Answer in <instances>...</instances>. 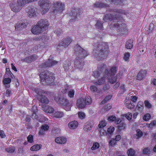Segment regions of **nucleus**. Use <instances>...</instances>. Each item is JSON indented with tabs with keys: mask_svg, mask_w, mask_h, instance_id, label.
Masks as SVG:
<instances>
[{
	"mask_svg": "<svg viewBox=\"0 0 156 156\" xmlns=\"http://www.w3.org/2000/svg\"><path fill=\"white\" fill-rule=\"evenodd\" d=\"M94 46L93 54L95 57L101 58V60L107 57L108 48L104 42H98L95 43Z\"/></svg>",
	"mask_w": 156,
	"mask_h": 156,
	"instance_id": "1",
	"label": "nucleus"
},
{
	"mask_svg": "<svg viewBox=\"0 0 156 156\" xmlns=\"http://www.w3.org/2000/svg\"><path fill=\"white\" fill-rule=\"evenodd\" d=\"M39 75L41 79V82L42 83H46V84L50 85L53 84L55 78L52 73L46 70L42 72Z\"/></svg>",
	"mask_w": 156,
	"mask_h": 156,
	"instance_id": "2",
	"label": "nucleus"
},
{
	"mask_svg": "<svg viewBox=\"0 0 156 156\" xmlns=\"http://www.w3.org/2000/svg\"><path fill=\"white\" fill-rule=\"evenodd\" d=\"M110 28L113 30H116L118 32L121 34H124L127 32L126 24L123 23L121 21H118L117 22L113 21L109 25Z\"/></svg>",
	"mask_w": 156,
	"mask_h": 156,
	"instance_id": "3",
	"label": "nucleus"
},
{
	"mask_svg": "<svg viewBox=\"0 0 156 156\" xmlns=\"http://www.w3.org/2000/svg\"><path fill=\"white\" fill-rule=\"evenodd\" d=\"M25 4L24 0H13L10 4V6L12 11L16 12H19Z\"/></svg>",
	"mask_w": 156,
	"mask_h": 156,
	"instance_id": "4",
	"label": "nucleus"
},
{
	"mask_svg": "<svg viewBox=\"0 0 156 156\" xmlns=\"http://www.w3.org/2000/svg\"><path fill=\"white\" fill-rule=\"evenodd\" d=\"M74 51V54L76 55L77 58L83 59L88 55L87 51L78 44L75 46Z\"/></svg>",
	"mask_w": 156,
	"mask_h": 156,
	"instance_id": "5",
	"label": "nucleus"
},
{
	"mask_svg": "<svg viewBox=\"0 0 156 156\" xmlns=\"http://www.w3.org/2000/svg\"><path fill=\"white\" fill-rule=\"evenodd\" d=\"M91 102V98L90 97H87L86 98H81L77 100L76 104L79 108H83L86 105H90Z\"/></svg>",
	"mask_w": 156,
	"mask_h": 156,
	"instance_id": "6",
	"label": "nucleus"
},
{
	"mask_svg": "<svg viewBox=\"0 0 156 156\" xmlns=\"http://www.w3.org/2000/svg\"><path fill=\"white\" fill-rule=\"evenodd\" d=\"M82 12V11L79 8H73L71 11L68 13L69 15L72 16L71 19L69 20V22H74L76 19L77 20Z\"/></svg>",
	"mask_w": 156,
	"mask_h": 156,
	"instance_id": "7",
	"label": "nucleus"
},
{
	"mask_svg": "<svg viewBox=\"0 0 156 156\" xmlns=\"http://www.w3.org/2000/svg\"><path fill=\"white\" fill-rule=\"evenodd\" d=\"M106 70V65L103 64H101L98 66L96 70L94 71L92 75L95 78H98L100 75L103 72L104 74L105 70Z\"/></svg>",
	"mask_w": 156,
	"mask_h": 156,
	"instance_id": "8",
	"label": "nucleus"
},
{
	"mask_svg": "<svg viewBox=\"0 0 156 156\" xmlns=\"http://www.w3.org/2000/svg\"><path fill=\"white\" fill-rule=\"evenodd\" d=\"M49 0H40L39 2V5L42 7L43 12L45 13L49 10L50 5Z\"/></svg>",
	"mask_w": 156,
	"mask_h": 156,
	"instance_id": "9",
	"label": "nucleus"
},
{
	"mask_svg": "<svg viewBox=\"0 0 156 156\" xmlns=\"http://www.w3.org/2000/svg\"><path fill=\"white\" fill-rule=\"evenodd\" d=\"M37 9L34 6H28L26 9L27 13L28 14V16L30 17H32L36 15Z\"/></svg>",
	"mask_w": 156,
	"mask_h": 156,
	"instance_id": "10",
	"label": "nucleus"
},
{
	"mask_svg": "<svg viewBox=\"0 0 156 156\" xmlns=\"http://www.w3.org/2000/svg\"><path fill=\"white\" fill-rule=\"evenodd\" d=\"M58 63V62L57 61L48 59L46 62L40 65L39 66L41 68H45L54 66L57 64Z\"/></svg>",
	"mask_w": 156,
	"mask_h": 156,
	"instance_id": "11",
	"label": "nucleus"
},
{
	"mask_svg": "<svg viewBox=\"0 0 156 156\" xmlns=\"http://www.w3.org/2000/svg\"><path fill=\"white\" fill-rule=\"evenodd\" d=\"M37 24L43 31L48 28L49 26V23L48 20L44 19L40 20Z\"/></svg>",
	"mask_w": 156,
	"mask_h": 156,
	"instance_id": "12",
	"label": "nucleus"
},
{
	"mask_svg": "<svg viewBox=\"0 0 156 156\" xmlns=\"http://www.w3.org/2000/svg\"><path fill=\"white\" fill-rule=\"evenodd\" d=\"M119 15L118 14H115L114 15L111 14H106L104 16L103 20L105 22L112 20H115L118 19L119 18Z\"/></svg>",
	"mask_w": 156,
	"mask_h": 156,
	"instance_id": "13",
	"label": "nucleus"
},
{
	"mask_svg": "<svg viewBox=\"0 0 156 156\" xmlns=\"http://www.w3.org/2000/svg\"><path fill=\"white\" fill-rule=\"evenodd\" d=\"M55 9L54 11L55 12H57L60 13L65 8V5L61 2H57L55 4Z\"/></svg>",
	"mask_w": 156,
	"mask_h": 156,
	"instance_id": "14",
	"label": "nucleus"
},
{
	"mask_svg": "<svg viewBox=\"0 0 156 156\" xmlns=\"http://www.w3.org/2000/svg\"><path fill=\"white\" fill-rule=\"evenodd\" d=\"M72 41V39L69 37L65 39L59 43L58 46V48L61 46L63 47V48H66L68 46Z\"/></svg>",
	"mask_w": 156,
	"mask_h": 156,
	"instance_id": "15",
	"label": "nucleus"
},
{
	"mask_svg": "<svg viewBox=\"0 0 156 156\" xmlns=\"http://www.w3.org/2000/svg\"><path fill=\"white\" fill-rule=\"evenodd\" d=\"M83 60V59L77 58H76V59L74 62L75 67L79 69H82L84 65V62Z\"/></svg>",
	"mask_w": 156,
	"mask_h": 156,
	"instance_id": "16",
	"label": "nucleus"
},
{
	"mask_svg": "<svg viewBox=\"0 0 156 156\" xmlns=\"http://www.w3.org/2000/svg\"><path fill=\"white\" fill-rule=\"evenodd\" d=\"M31 31L34 34H37L44 31L37 24L33 27L31 29Z\"/></svg>",
	"mask_w": 156,
	"mask_h": 156,
	"instance_id": "17",
	"label": "nucleus"
},
{
	"mask_svg": "<svg viewBox=\"0 0 156 156\" xmlns=\"http://www.w3.org/2000/svg\"><path fill=\"white\" fill-rule=\"evenodd\" d=\"M117 70V68L116 66H113L112 67L109 71H108L106 69V70H105V72L104 73L105 74H107L108 75V76H111L115 75L116 73Z\"/></svg>",
	"mask_w": 156,
	"mask_h": 156,
	"instance_id": "18",
	"label": "nucleus"
},
{
	"mask_svg": "<svg viewBox=\"0 0 156 156\" xmlns=\"http://www.w3.org/2000/svg\"><path fill=\"white\" fill-rule=\"evenodd\" d=\"M107 74L104 73L103 76L99 79L97 81L94 83V84L96 86H100L104 84L105 82V79L107 77Z\"/></svg>",
	"mask_w": 156,
	"mask_h": 156,
	"instance_id": "19",
	"label": "nucleus"
},
{
	"mask_svg": "<svg viewBox=\"0 0 156 156\" xmlns=\"http://www.w3.org/2000/svg\"><path fill=\"white\" fill-rule=\"evenodd\" d=\"M42 109L46 112L52 113L54 112V109L51 106L42 105Z\"/></svg>",
	"mask_w": 156,
	"mask_h": 156,
	"instance_id": "20",
	"label": "nucleus"
},
{
	"mask_svg": "<svg viewBox=\"0 0 156 156\" xmlns=\"http://www.w3.org/2000/svg\"><path fill=\"white\" fill-rule=\"evenodd\" d=\"M147 71L145 70H140L137 75V79L141 80L144 78L147 73Z\"/></svg>",
	"mask_w": 156,
	"mask_h": 156,
	"instance_id": "21",
	"label": "nucleus"
},
{
	"mask_svg": "<svg viewBox=\"0 0 156 156\" xmlns=\"http://www.w3.org/2000/svg\"><path fill=\"white\" fill-rule=\"evenodd\" d=\"M93 6L94 8H103L108 7V5L103 2H97L94 3Z\"/></svg>",
	"mask_w": 156,
	"mask_h": 156,
	"instance_id": "22",
	"label": "nucleus"
},
{
	"mask_svg": "<svg viewBox=\"0 0 156 156\" xmlns=\"http://www.w3.org/2000/svg\"><path fill=\"white\" fill-rule=\"evenodd\" d=\"M59 104L63 106H70L71 104L66 99L63 97H60Z\"/></svg>",
	"mask_w": 156,
	"mask_h": 156,
	"instance_id": "23",
	"label": "nucleus"
},
{
	"mask_svg": "<svg viewBox=\"0 0 156 156\" xmlns=\"http://www.w3.org/2000/svg\"><path fill=\"white\" fill-rule=\"evenodd\" d=\"M37 98L40 102L43 104H46L49 102L48 98L44 96H38Z\"/></svg>",
	"mask_w": 156,
	"mask_h": 156,
	"instance_id": "24",
	"label": "nucleus"
},
{
	"mask_svg": "<svg viewBox=\"0 0 156 156\" xmlns=\"http://www.w3.org/2000/svg\"><path fill=\"white\" fill-rule=\"evenodd\" d=\"M55 141L57 143L64 144L66 142V138L62 137H59L56 138Z\"/></svg>",
	"mask_w": 156,
	"mask_h": 156,
	"instance_id": "25",
	"label": "nucleus"
},
{
	"mask_svg": "<svg viewBox=\"0 0 156 156\" xmlns=\"http://www.w3.org/2000/svg\"><path fill=\"white\" fill-rule=\"evenodd\" d=\"M37 109L36 106H34L32 109L33 113L31 117L33 119H37L38 118V115H36V112L37 111Z\"/></svg>",
	"mask_w": 156,
	"mask_h": 156,
	"instance_id": "26",
	"label": "nucleus"
},
{
	"mask_svg": "<svg viewBox=\"0 0 156 156\" xmlns=\"http://www.w3.org/2000/svg\"><path fill=\"white\" fill-rule=\"evenodd\" d=\"M78 122L76 121L70 122L68 124L69 127L72 129H74L76 128L78 126Z\"/></svg>",
	"mask_w": 156,
	"mask_h": 156,
	"instance_id": "27",
	"label": "nucleus"
},
{
	"mask_svg": "<svg viewBox=\"0 0 156 156\" xmlns=\"http://www.w3.org/2000/svg\"><path fill=\"white\" fill-rule=\"evenodd\" d=\"M42 147V145L39 144H36L30 148L31 151H37L40 149Z\"/></svg>",
	"mask_w": 156,
	"mask_h": 156,
	"instance_id": "28",
	"label": "nucleus"
},
{
	"mask_svg": "<svg viewBox=\"0 0 156 156\" xmlns=\"http://www.w3.org/2000/svg\"><path fill=\"white\" fill-rule=\"evenodd\" d=\"M103 23L101 21L98 20L97 21L95 25V26L97 29L101 30L103 29V27L102 25Z\"/></svg>",
	"mask_w": 156,
	"mask_h": 156,
	"instance_id": "29",
	"label": "nucleus"
},
{
	"mask_svg": "<svg viewBox=\"0 0 156 156\" xmlns=\"http://www.w3.org/2000/svg\"><path fill=\"white\" fill-rule=\"evenodd\" d=\"M34 91L38 95V96H42L43 94L45 93L44 90H42L40 88H36L34 89Z\"/></svg>",
	"mask_w": 156,
	"mask_h": 156,
	"instance_id": "30",
	"label": "nucleus"
},
{
	"mask_svg": "<svg viewBox=\"0 0 156 156\" xmlns=\"http://www.w3.org/2000/svg\"><path fill=\"white\" fill-rule=\"evenodd\" d=\"M27 24L28 23L27 22L23 23L20 22L16 25V26H15V28L16 29L19 28H25Z\"/></svg>",
	"mask_w": 156,
	"mask_h": 156,
	"instance_id": "31",
	"label": "nucleus"
},
{
	"mask_svg": "<svg viewBox=\"0 0 156 156\" xmlns=\"http://www.w3.org/2000/svg\"><path fill=\"white\" fill-rule=\"evenodd\" d=\"M133 41L132 40H128L126 44V48L128 49H131L132 48L133 45Z\"/></svg>",
	"mask_w": 156,
	"mask_h": 156,
	"instance_id": "32",
	"label": "nucleus"
},
{
	"mask_svg": "<svg viewBox=\"0 0 156 156\" xmlns=\"http://www.w3.org/2000/svg\"><path fill=\"white\" fill-rule=\"evenodd\" d=\"M126 124L125 123L121 122L117 126L118 131H121L124 129L126 128Z\"/></svg>",
	"mask_w": 156,
	"mask_h": 156,
	"instance_id": "33",
	"label": "nucleus"
},
{
	"mask_svg": "<svg viewBox=\"0 0 156 156\" xmlns=\"http://www.w3.org/2000/svg\"><path fill=\"white\" fill-rule=\"evenodd\" d=\"M70 65V64L69 63V61L68 62H65L63 66V68L65 71H67L69 70V66Z\"/></svg>",
	"mask_w": 156,
	"mask_h": 156,
	"instance_id": "34",
	"label": "nucleus"
},
{
	"mask_svg": "<svg viewBox=\"0 0 156 156\" xmlns=\"http://www.w3.org/2000/svg\"><path fill=\"white\" fill-rule=\"evenodd\" d=\"M54 116L56 118H59L63 117V113L62 112L57 111L55 112L54 113Z\"/></svg>",
	"mask_w": 156,
	"mask_h": 156,
	"instance_id": "35",
	"label": "nucleus"
},
{
	"mask_svg": "<svg viewBox=\"0 0 156 156\" xmlns=\"http://www.w3.org/2000/svg\"><path fill=\"white\" fill-rule=\"evenodd\" d=\"M150 153V149L149 147H146L143 150L142 154L149 155Z\"/></svg>",
	"mask_w": 156,
	"mask_h": 156,
	"instance_id": "36",
	"label": "nucleus"
},
{
	"mask_svg": "<svg viewBox=\"0 0 156 156\" xmlns=\"http://www.w3.org/2000/svg\"><path fill=\"white\" fill-rule=\"evenodd\" d=\"M60 130L59 128H54L52 129V133L54 134H60Z\"/></svg>",
	"mask_w": 156,
	"mask_h": 156,
	"instance_id": "37",
	"label": "nucleus"
},
{
	"mask_svg": "<svg viewBox=\"0 0 156 156\" xmlns=\"http://www.w3.org/2000/svg\"><path fill=\"white\" fill-rule=\"evenodd\" d=\"M129 156H133L135 154V151L132 148L129 149L127 152Z\"/></svg>",
	"mask_w": 156,
	"mask_h": 156,
	"instance_id": "38",
	"label": "nucleus"
},
{
	"mask_svg": "<svg viewBox=\"0 0 156 156\" xmlns=\"http://www.w3.org/2000/svg\"><path fill=\"white\" fill-rule=\"evenodd\" d=\"M100 146L99 144L97 142H95L93 143V146L91 147V149L92 150H95L98 149Z\"/></svg>",
	"mask_w": 156,
	"mask_h": 156,
	"instance_id": "39",
	"label": "nucleus"
},
{
	"mask_svg": "<svg viewBox=\"0 0 156 156\" xmlns=\"http://www.w3.org/2000/svg\"><path fill=\"white\" fill-rule=\"evenodd\" d=\"M136 139H138L140 137H141L143 135V133L142 131L139 129L136 130Z\"/></svg>",
	"mask_w": 156,
	"mask_h": 156,
	"instance_id": "40",
	"label": "nucleus"
},
{
	"mask_svg": "<svg viewBox=\"0 0 156 156\" xmlns=\"http://www.w3.org/2000/svg\"><path fill=\"white\" fill-rule=\"evenodd\" d=\"M11 81V79L9 78H5L3 80V83L4 84H9Z\"/></svg>",
	"mask_w": 156,
	"mask_h": 156,
	"instance_id": "41",
	"label": "nucleus"
},
{
	"mask_svg": "<svg viewBox=\"0 0 156 156\" xmlns=\"http://www.w3.org/2000/svg\"><path fill=\"white\" fill-rule=\"evenodd\" d=\"M112 98L111 95H108L106 96L104 99L101 101V103L102 104L106 103Z\"/></svg>",
	"mask_w": 156,
	"mask_h": 156,
	"instance_id": "42",
	"label": "nucleus"
},
{
	"mask_svg": "<svg viewBox=\"0 0 156 156\" xmlns=\"http://www.w3.org/2000/svg\"><path fill=\"white\" fill-rule=\"evenodd\" d=\"M15 149V148L14 147H12L9 148H7L6 149L7 152L9 153H13Z\"/></svg>",
	"mask_w": 156,
	"mask_h": 156,
	"instance_id": "43",
	"label": "nucleus"
},
{
	"mask_svg": "<svg viewBox=\"0 0 156 156\" xmlns=\"http://www.w3.org/2000/svg\"><path fill=\"white\" fill-rule=\"evenodd\" d=\"M130 56V53L129 52L126 53L124 54V59L125 61H129V57Z\"/></svg>",
	"mask_w": 156,
	"mask_h": 156,
	"instance_id": "44",
	"label": "nucleus"
},
{
	"mask_svg": "<svg viewBox=\"0 0 156 156\" xmlns=\"http://www.w3.org/2000/svg\"><path fill=\"white\" fill-rule=\"evenodd\" d=\"M115 128L113 126H110L108 129L107 132L108 133L112 134L114 131Z\"/></svg>",
	"mask_w": 156,
	"mask_h": 156,
	"instance_id": "45",
	"label": "nucleus"
},
{
	"mask_svg": "<svg viewBox=\"0 0 156 156\" xmlns=\"http://www.w3.org/2000/svg\"><path fill=\"white\" fill-rule=\"evenodd\" d=\"M23 62H26L27 63H30L32 61L31 58L30 56L26 57L23 59L22 60Z\"/></svg>",
	"mask_w": 156,
	"mask_h": 156,
	"instance_id": "46",
	"label": "nucleus"
},
{
	"mask_svg": "<svg viewBox=\"0 0 156 156\" xmlns=\"http://www.w3.org/2000/svg\"><path fill=\"white\" fill-rule=\"evenodd\" d=\"M144 103L145 106L147 108H150L152 107V105L148 101H145Z\"/></svg>",
	"mask_w": 156,
	"mask_h": 156,
	"instance_id": "47",
	"label": "nucleus"
},
{
	"mask_svg": "<svg viewBox=\"0 0 156 156\" xmlns=\"http://www.w3.org/2000/svg\"><path fill=\"white\" fill-rule=\"evenodd\" d=\"M90 90L93 92H95L98 91V89L95 85H92L90 87Z\"/></svg>",
	"mask_w": 156,
	"mask_h": 156,
	"instance_id": "48",
	"label": "nucleus"
},
{
	"mask_svg": "<svg viewBox=\"0 0 156 156\" xmlns=\"http://www.w3.org/2000/svg\"><path fill=\"white\" fill-rule=\"evenodd\" d=\"M106 124V123L105 121H101L98 125L99 128H102L105 127Z\"/></svg>",
	"mask_w": 156,
	"mask_h": 156,
	"instance_id": "49",
	"label": "nucleus"
},
{
	"mask_svg": "<svg viewBox=\"0 0 156 156\" xmlns=\"http://www.w3.org/2000/svg\"><path fill=\"white\" fill-rule=\"evenodd\" d=\"M151 117L150 114L147 113L144 116L143 119L145 121H147L150 119Z\"/></svg>",
	"mask_w": 156,
	"mask_h": 156,
	"instance_id": "50",
	"label": "nucleus"
},
{
	"mask_svg": "<svg viewBox=\"0 0 156 156\" xmlns=\"http://www.w3.org/2000/svg\"><path fill=\"white\" fill-rule=\"evenodd\" d=\"M27 139L28 140V141L30 143H32L33 141V136L32 135H29L27 137Z\"/></svg>",
	"mask_w": 156,
	"mask_h": 156,
	"instance_id": "51",
	"label": "nucleus"
},
{
	"mask_svg": "<svg viewBox=\"0 0 156 156\" xmlns=\"http://www.w3.org/2000/svg\"><path fill=\"white\" fill-rule=\"evenodd\" d=\"M125 117L128 120H130L132 117V115L131 113H128L124 115Z\"/></svg>",
	"mask_w": 156,
	"mask_h": 156,
	"instance_id": "52",
	"label": "nucleus"
},
{
	"mask_svg": "<svg viewBox=\"0 0 156 156\" xmlns=\"http://www.w3.org/2000/svg\"><path fill=\"white\" fill-rule=\"evenodd\" d=\"M58 36L62 34V31L61 29H56L54 32Z\"/></svg>",
	"mask_w": 156,
	"mask_h": 156,
	"instance_id": "53",
	"label": "nucleus"
},
{
	"mask_svg": "<svg viewBox=\"0 0 156 156\" xmlns=\"http://www.w3.org/2000/svg\"><path fill=\"white\" fill-rule=\"evenodd\" d=\"M115 1L113 3L116 4H119L122 5L123 2H124L125 0H114Z\"/></svg>",
	"mask_w": 156,
	"mask_h": 156,
	"instance_id": "54",
	"label": "nucleus"
},
{
	"mask_svg": "<svg viewBox=\"0 0 156 156\" xmlns=\"http://www.w3.org/2000/svg\"><path fill=\"white\" fill-rule=\"evenodd\" d=\"M74 94V91L73 90H71L69 92L68 96L70 98H73Z\"/></svg>",
	"mask_w": 156,
	"mask_h": 156,
	"instance_id": "55",
	"label": "nucleus"
},
{
	"mask_svg": "<svg viewBox=\"0 0 156 156\" xmlns=\"http://www.w3.org/2000/svg\"><path fill=\"white\" fill-rule=\"evenodd\" d=\"M79 117L80 118L83 119L85 118V114L82 112H78Z\"/></svg>",
	"mask_w": 156,
	"mask_h": 156,
	"instance_id": "56",
	"label": "nucleus"
},
{
	"mask_svg": "<svg viewBox=\"0 0 156 156\" xmlns=\"http://www.w3.org/2000/svg\"><path fill=\"white\" fill-rule=\"evenodd\" d=\"M116 117L114 115H111L109 117L108 119V120L110 121H114L116 120Z\"/></svg>",
	"mask_w": 156,
	"mask_h": 156,
	"instance_id": "57",
	"label": "nucleus"
},
{
	"mask_svg": "<svg viewBox=\"0 0 156 156\" xmlns=\"http://www.w3.org/2000/svg\"><path fill=\"white\" fill-rule=\"evenodd\" d=\"M49 126L46 125H43L41 129H42L44 131H46L48 130L49 129Z\"/></svg>",
	"mask_w": 156,
	"mask_h": 156,
	"instance_id": "58",
	"label": "nucleus"
},
{
	"mask_svg": "<svg viewBox=\"0 0 156 156\" xmlns=\"http://www.w3.org/2000/svg\"><path fill=\"white\" fill-rule=\"evenodd\" d=\"M117 78L114 77L113 78H109L110 82L111 83H114L116 82L117 81Z\"/></svg>",
	"mask_w": 156,
	"mask_h": 156,
	"instance_id": "59",
	"label": "nucleus"
},
{
	"mask_svg": "<svg viewBox=\"0 0 156 156\" xmlns=\"http://www.w3.org/2000/svg\"><path fill=\"white\" fill-rule=\"evenodd\" d=\"M116 143V141L114 139L110 140L109 142V144L111 146L114 145H115Z\"/></svg>",
	"mask_w": 156,
	"mask_h": 156,
	"instance_id": "60",
	"label": "nucleus"
},
{
	"mask_svg": "<svg viewBox=\"0 0 156 156\" xmlns=\"http://www.w3.org/2000/svg\"><path fill=\"white\" fill-rule=\"evenodd\" d=\"M126 107L129 109H131L133 108L135 106V105H132L131 104V103H130L129 104H128V103H126Z\"/></svg>",
	"mask_w": 156,
	"mask_h": 156,
	"instance_id": "61",
	"label": "nucleus"
},
{
	"mask_svg": "<svg viewBox=\"0 0 156 156\" xmlns=\"http://www.w3.org/2000/svg\"><path fill=\"white\" fill-rule=\"evenodd\" d=\"M112 108L111 105L110 104H107L104 107L105 110L106 111H108L110 109Z\"/></svg>",
	"mask_w": 156,
	"mask_h": 156,
	"instance_id": "62",
	"label": "nucleus"
},
{
	"mask_svg": "<svg viewBox=\"0 0 156 156\" xmlns=\"http://www.w3.org/2000/svg\"><path fill=\"white\" fill-rule=\"evenodd\" d=\"M30 56L31 58L32 61H34L36 60L38 57V56L35 54L33 55Z\"/></svg>",
	"mask_w": 156,
	"mask_h": 156,
	"instance_id": "63",
	"label": "nucleus"
},
{
	"mask_svg": "<svg viewBox=\"0 0 156 156\" xmlns=\"http://www.w3.org/2000/svg\"><path fill=\"white\" fill-rule=\"evenodd\" d=\"M0 136L2 138H4L6 136L4 131L2 130H0Z\"/></svg>",
	"mask_w": 156,
	"mask_h": 156,
	"instance_id": "64",
	"label": "nucleus"
}]
</instances>
